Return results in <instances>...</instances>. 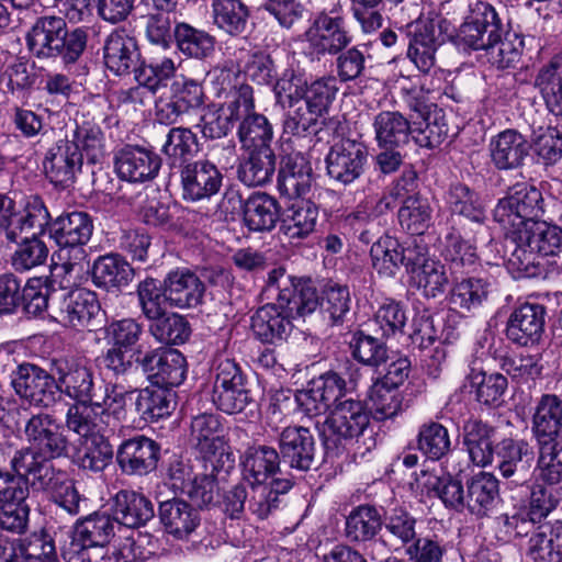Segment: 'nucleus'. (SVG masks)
<instances>
[{
    "mask_svg": "<svg viewBox=\"0 0 562 562\" xmlns=\"http://www.w3.org/2000/svg\"><path fill=\"white\" fill-rule=\"evenodd\" d=\"M531 431L538 441L562 438V398L557 394H542L536 402L531 417Z\"/></svg>",
    "mask_w": 562,
    "mask_h": 562,
    "instance_id": "obj_32",
    "label": "nucleus"
},
{
    "mask_svg": "<svg viewBox=\"0 0 562 562\" xmlns=\"http://www.w3.org/2000/svg\"><path fill=\"white\" fill-rule=\"evenodd\" d=\"M26 43L38 58L60 57L64 64H72L86 48L87 33L82 29L69 33L63 18L45 15L27 32Z\"/></svg>",
    "mask_w": 562,
    "mask_h": 562,
    "instance_id": "obj_3",
    "label": "nucleus"
},
{
    "mask_svg": "<svg viewBox=\"0 0 562 562\" xmlns=\"http://www.w3.org/2000/svg\"><path fill=\"white\" fill-rule=\"evenodd\" d=\"M105 66L114 75L135 74L140 64V54L136 40L124 31H114L105 40L103 47Z\"/></svg>",
    "mask_w": 562,
    "mask_h": 562,
    "instance_id": "obj_31",
    "label": "nucleus"
},
{
    "mask_svg": "<svg viewBox=\"0 0 562 562\" xmlns=\"http://www.w3.org/2000/svg\"><path fill=\"white\" fill-rule=\"evenodd\" d=\"M494 435L495 429L481 420L471 419L464 424L463 443L474 464L486 467L494 462Z\"/></svg>",
    "mask_w": 562,
    "mask_h": 562,
    "instance_id": "obj_44",
    "label": "nucleus"
},
{
    "mask_svg": "<svg viewBox=\"0 0 562 562\" xmlns=\"http://www.w3.org/2000/svg\"><path fill=\"white\" fill-rule=\"evenodd\" d=\"M367 147L357 140L345 138L334 144L326 156L328 176L342 184H349L363 172Z\"/></svg>",
    "mask_w": 562,
    "mask_h": 562,
    "instance_id": "obj_20",
    "label": "nucleus"
},
{
    "mask_svg": "<svg viewBox=\"0 0 562 562\" xmlns=\"http://www.w3.org/2000/svg\"><path fill=\"white\" fill-rule=\"evenodd\" d=\"M212 402L226 414L241 413L251 402L247 376L240 366L229 358L216 360Z\"/></svg>",
    "mask_w": 562,
    "mask_h": 562,
    "instance_id": "obj_9",
    "label": "nucleus"
},
{
    "mask_svg": "<svg viewBox=\"0 0 562 562\" xmlns=\"http://www.w3.org/2000/svg\"><path fill=\"white\" fill-rule=\"evenodd\" d=\"M204 92L200 82L184 76L176 77L170 85L169 95L156 102V120L172 125L201 109Z\"/></svg>",
    "mask_w": 562,
    "mask_h": 562,
    "instance_id": "obj_11",
    "label": "nucleus"
},
{
    "mask_svg": "<svg viewBox=\"0 0 562 562\" xmlns=\"http://www.w3.org/2000/svg\"><path fill=\"white\" fill-rule=\"evenodd\" d=\"M114 164L122 180L143 183L157 177L161 159L145 147L126 145L115 155Z\"/></svg>",
    "mask_w": 562,
    "mask_h": 562,
    "instance_id": "obj_24",
    "label": "nucleus"
},
{
    "mask_svg": "<svg viewBox=\"0 0 562 562\" xmlns=\"http://www.w3.org/2000/svg\"><path fill=\"white\" fill-rule=\"evenodd\" d=\"M351 296L347 285L327 284L323 291L322 310L333 325H342L351 313Z\"/></svg>",
    "mask_w": 562,
    "mask_h": 562,
    "instance_id": "obj_64",
    "label": "nucleus"
},
{
    "mask_svg": "<svg viewBox=\"0 0 562 562\" xmlns=\"http://www.w3.org/2000/svg\"><path fill=\"white\" fill-rule=\"evenodd\" d=\"M237 136L241 150L272 149L273 127L263 114L255 112L240 120Z\"/></svg>",
    "mask_w": 562,
    "mask_h": 562,
    "instance_id": "obj_52",
    "label": "nucleus"
},
{
    "mask_svg": "<svg viewBox=\"0 0 562 562\" xmlns=\"http://www.w3.org/2000/svg\"><path fill=\"white\" fill-rule=\"evenodd\" d=\"M82 167V153L78 144L60 139L48 149L44 159L46 177L55 186L67 188L74 183Z\"/></svg>",
    "mask_w": 562,
    "mask_h": 562,
    "instance_id": "obj_23",
    "label": "nucleus"
},
{
    "mask_svg": "<svg viewBox=\"0 0 562 562\" xmlns=\"http://www.w3.org/2000/svg\"><path fill=\"white\" fill-rule=\"evenodd\" d=\"M135 411L145 422H156L169 416L176 406V395L167 387L154 385L136 390Z\"/></svg>",
    "mask_w": 562,
    "mask_h": 562,
    "instance_id": "obj_45",
    "label": "nucleus"
},
{
    "mask_svg": "<svg viewBox=\"0 0 562 562\" xmlns=\"http://www.w3.org/2000/svg\"><path fill=\"white\" fill-rule=\"evenodd\" d=\"M10 378L15 394L31 406L47 409L61 401L57 378L38 366L22 363Z\"/></svg>",
    "mask_w": 562,
    "mask_h": 562,
    "instance_id": "obj_10",
    "label": "nucleus"
},
{
    "mask_svg": "<svg viewBox=\"0 0 562 562\" xmlns=\"http://www.w3.org/2000/svg\"><path fill=\"white\" fill-rule=\"evenodd\" d=\"M182 199L186 202L210 201L220 193L224 175L216 164L207 158L183 165L180 169Z\"/></svg>",
    "mask_w": 562,
    "mask_h": 562,
    "instance_id": "obj_13",
    "label": "nucleus"
},
{
    "mask_svg": "<svg viewBox=\"0 0 562 562\" xmlns=\"http://www.w3.org/2000/svg\"><path fill=\"white\" fill-rule=\"evenodd\" d=\"M175 38L179 50L188 57L203 59L214 53L215 38L189 23H176Z\"/></svg>",
    "mask_w": 562,
    "mask_h": 562,
    "instance_id": "obj_54",
    "label": "nucleus"
},
{
    "mask_svg": "<svg viewBox=\"0 0 562 562\" xmlns=\"http://www.w3.org/2000/svg\"><path fill=\"white\" fill-rule=\"evenodd\" d=\"M190 441L213 471L228 473L234 468V459L225 451L224 426L221 417L212 413H202L191 420Z\"/></svg>",
    "mask_w": 562,
    "mask_h": 562,
    "instance_id": "obj_8",
    "label": "nucleus"
},
{
    "mask_svg": "<svg viewBox=\"0 0 562 562\" xmlns=\"http://www.w3.org/2000/svg\"><path fill=\"white\" fill-rule=\"evenodd\" d=\"M169 305L178 308H192L202 303L205 286L203 281L190 270H175L164 280Z\"/></svg>",
    "mask_w": 562,
    "mask_h": 562,
    "instance_id": "obj_33",
    "label": "nucleus"
},
{
    "mask_svg": "<svg viewBox=\"0 0 562 562\" xmlns=\"http://www.w3.org/2000/svg\"><path fill=\"white\" fill-rule=\"evenodd\" d=\"M199 150L196 135L188 127H172L169 130L161 151L170 168H183V165L193 162L195 153Z\"/></svg>",
    "mask_w": 562,
    "mask_h": 562,
    "instance_id": "obj_47",
    "label": "nucleus"
},
{
    "mask_svg": "<svg viewBox=\"0 0 562 562\" xmlns=\"http://www.w3.org/2000/svg\"><path fill=\"white\" fill-rule=\"evenodd\" d=\"M159 517L167 532L178 539L190 536L201 521L196 508L182 499L176 498L160 503Z\"/></svg>",
    "mask_w": 562,
    "mask_h": 562,
    "instance_id": "obj_37",
    "label": "nucleus"
},
{
    "mask_svg": "<svg viewBox=\"0 0 562 562\" xmlns=\"http://www.w3.org/2000/svg\"><path fill=\"white\" fill-rule=\"evenodd\" d=\"M531 145L520 132L507 128L493 136L488 144L491 162L496 170L510 171L525 166Z\"/></svg>",
    "mask_w": 562,
    "mask_h": 562,
    "instance_id": "obj_22",
    "label": "nucleus"
},
{
    "mask_svg": "<svg viewBox=\"0 0 562 562\" xmlns=\"http://www.w3.org/2000/svg\"><path fill=\"white\" fill-rule=\"evenodd\" d=\"M311 164L300 154L282 158L278 175V190L288 198H299L310 192L313 184Z\"/></svg>",
    "mask_w": 562,
    "mask_h": 562,
    "instance_id": "obj_34",
    "label": "nucleus"
},
{
    "mask_svg": "<svg viewBox=\"0 0 562 562\" xmlns=\"http://www.w3.org/2000/svg\"><path fill=\"white\" fill-rule=\"evenodd\" d=\"M115 525V519L110 515L94 513L77 522L74 536L83 546L102 547L114 536Z\"/></svg>",
    "mask_w": 562,
    "mask_h": 562,
    "instance_id": "obj_56",
    "label": "nucleus"
},
{
    "mask_svg": "<svg viewBox=\"0 0 562 562\" xmlns=\"http://www.w3.org/2000/svg\"><path fill=\"white\" fill-rule=\"evenodd\" d=\"M446 203L453 214L461 215L485 229L486 212L480 194L464 183H453L446 194Z\"/></svg>",
    "mask_w": 562,
    "mask_h": 562,
    "instance_id": "obj_46",
    "label": "nucleus"
},
{
    "mask_svg": "<svg viewBox=\"0 0 562 562\" xmlns=\"http://www.w3.org/2000/svg\"><path fill=\"white\" fill-rule=\"evenodd\" d=\"M413 109L420 113L424 122L418 127H412V138L414 142L426 148H436L440 146L448 136V127L441 121V110L435 108L434 112L426 111L427 106L423 103H416Z\"/></svg>",
    "mask_w": 562,
    "mask_h": 562,
    "instance_id": "obj_55",
    "label": "nucleus"
},
{
    "mask_svg": "<svg viewBox=\"0 0 562 562\" xmlns=\"http://www.w3.org/2000/svg\"><path fill=\"white\" fill-rule=\"evenodd\" d=\"M159 458V443L143 435L123 440L116 450L117 465L130 476H144L155 471Z\"/></svg>",
    "mask_w": 562,
    "mask_h": 562,
    "instance_id": "obj_18",
    "label": "nucleus"
},
{
    "mask_svg": "<svg viewBox=\"0 0 562 562\" xmlns=\"http://www.w3.org/2000/svg\"><path fill=\"white\" fill-rule=\"evenodd\" d=\"M134 269L117 254L99 256L91 268V278L95 286L119 290L126 286L133 279Z\"/></svg>",
    "mask_w": 562,
    "mask_h": 562,
    "instance_id": "obj_35",
    "label": "nucleus"
},
{
    "mask_svg": "<svg viewBox=\"0 0 562 562\" xmlns=\"http://www.w3.org/2000/svg\"><path fill=\"white\" fill-rule=\"evenodd\" d=\"M491 283L480 278H469L457 282L450 292V303L460 311L479 308L487 299Z\"/></svg>",
    "mask_w": 562,
    "mask_h": 562,
    "instance_id": "obj_58",
    "label": "nucleus"
},
{
    "mask_svg": "<svg viewBox=\"0 0 562 562\" xmlns=\"http://www.w3.org/2000/svg\"><path fill=\"white\" fill-rule=\"evenodd\" d=\"M49 213L42 202L29 203L20 210L14 200L0 193V232L9 243H18L23 233L46 227Z\"/></svg>",
    "mask_w": 562,
    "mask_h": 562,
    "instance_id": "obj_14",
    "label": "nucleus"
},
{
    "mask_svg": "<svg viewBox=\"0 0 562 562\" xmlns=\"http://www.w3.org/2000/svg\"><path fill=\"white\" fill-rule=\"evenodd\" d=\"M279 449L280 459L292 469L305 472L314 464L315 440L306 427H285L279 436Z\"/></svg>",
    "mask_w": 562,
    "mask_h": 562,
    "instance_id": "obj_27",
    "label": "nucleus"
},
{
    "mask_svg": "<svg viewBox=\"0 0 562 562\" xmlns=\"http://www.w3.org/2000/svg\"><path fill=\"white\" fill-rule=\"evenodd\" d=\"M57 382L61 395L81 405H92L97 401V389L92 370L80 362H65L56 368Z\"/></svg>",
    "mask_w": 562,
    "mask_h": 562,
    "instance_id": "obj_29",
    "label": "nucleus"
},
{
    "mask_svg": "<svg viewBox=\"0 0 562 562\" xmlns=\"http://www.w3.org/2000/svg\"><path fill=\"white\" fill-rule=\"evenodd\" d=\"M544 214V200L535 186L519 182L510 187L494 209V220L502 226L506 239L539 221Z\"/></svg>",
    "mask_w": 562,
    "mask_h": 562,
    "instance_id": "obj_6",
    "label": "nucleus"
},
{
    "mask_svg": "<svg viewBox=\"0 0 562 562\" xmlns=\"http://www.w3.org/2000/svg\"><path fill=\"white\" fill-rule=\"evenodd\" d=\"M307 52L312 58L321 60L334 56L349 47L353 36L340 8L318 12L305 31Z\"/></svg>",
    "mask_w": 562,
    "mask_h": 562,
    "instance_id": "obj_7",
    "label": "nucleus"
},
{
    "mask_svg": "<svg viewBox=\"0 0 562 562\" xmlns=\"http://www.w3.org/2000/svg\"><path fill=\"white\" fill-rule=\"evenodd\" d=\"M532 450L522 439L504 438L495 446L494 462L505 479L522 485L527 482L532 460Z\"/></svg>",
    "mask_w": 562,
    "mask_h": 562,
    "instance_id": "obj_25",
    "label": "nucleus"
},
{
    "mask_svg": "<svg viewBox=\"0 0 562 562\" xmlns=\"http://www.w3.org/2000/svg\"><path fill=\"white\" fill-rule=\"evenodd\" d=\"M45 227L34 228L23 233L19 238L15 250L10 256V265L14 271L23 273L37 267L45 266L48 258V247L38 237Z\"/></svg>",
    "mask_w": 562,
    "mask_h": 562,
    "instance_id": "obj_43",
    "label": "nucleus"
},
{
    "mask_svg": "<svg viewBox=\"0 0 562 562\" xmlns=\"http://www.w3.org/2000/svg\"><path fill=\"white\" fill-rule=\"evenodd\" d=\"M372 126L380 148H402L412 137L411 122L398 111L379 112Z\"/></svg>",
    "mask_w": 562,
    "mask_h": 562,
    "instance_id": "obj_38",
    "label": "nucleus"
},
{
    "mask_svg": "<svg viewBox=\"0 0 562 562\" xmlns=\"http://www.w3.org/2000/svg\"><path fill=\"white\" fill-rule=\"evenodd\" d=\"M503 23L495 9L487 2L477 1L470 10L457 33L459 45L481 50L498 37Z\"/></svg>",
    "mask_w": 562,
    "mask_h": 562,
    "instance_id": "obj_12",
    "label": "nucleus"
},
{
    "mask_svg": "<svg viewBox=\"0 0 562 562\" xmlns=\"http://www.w3.org/2000/svg\"><path fill=\"white\" fill-rule=\"evenodd\" d=\"M113 514L116 524L138 528L154 517V507L142 494L120 491L114 497Z\"/></svg>",
    "mask_w": 562,
    "mask_h": 562,
    "instance_id": "obj_39",
    "label": "nucleus"
},
{
    "mask_svg": "<svg viewBox=\"0 0 562 562\" xmlns=\"http://www.w3.org/2000/svg\"><path fill=\"white\" fill-rule=\"evenodd\" d=\"M318 206L310 200L291 204L283 213L280 231L290 240L304 239L315 232Z\"/></svg>",
    "mask_w": 562,
    "mask_h": 562,
    "instance_id": "obj_41",
    "label": "nucleus"
},
{
    "mask_svg": "<svg viewBox=\"0 0 562 562\" xmlns=\"http://www.w3.org/2000/svg\"><path fill=\"white\" fill-rule=\"evenodd\" d=\"M338 91L336 77L326 76L307 85L297 106L289 110L283 120V133L304 137L316 132L318 121L324 117Z\"/></svg>",
    "mask_w": 562,
    "mask_h": 562,
    "instance_id": "obj_4",
    "label": "nucleus"
},
{
    "mask_svg": "<svg viewBox=\"0 0 562 562\" xmlns=\"http://www.w3.org/2000/svg\"><path fill=\"white\" fill-rule=\"evenodd\" d=\"M371 413L364 402L348 397L337 402L322 423L316 422L326 450H338L358 439L370 425Z\"/></svg>",
    "mask_w": 562,
    "mask_h": 562,
    "instance_id": "obj_5",
    "label": "nucleus"
},
{
    "mask_svg": "<svg viewBox=\"0 0 562 562\" xmlns=\"http://www.w3.org/2000/svg\"><path fill=\"white\" fill-rule=\"evenodd\" d=\"M407 56L422 72H429L436 63V52L440 45V31L429 19H416L407 23Z\"/></svg>",
    "mask_w": 562,
    "mask_h": 562,
    "instance_id": "obj_21",
    "label": "nucleus"
},
{
    "mask_svg": "<svg viewBox=\"0 0 562 562\" xmlns=\"http://www.w3.org/2000/svg\"><path fill=\"white\" fill-rule=\"evenodd\" d=\"M276 171L273 149L243 150L237 169L238 179L247 187H260L270 182Z\"/></svg>",
    "mask_w": 562,
    "mask_h": 562,
    "instance_id": "obj_40",
    "label": "nucleus"
},
{
    "mask_svg": "<svg viewBox=\"0 0 562 562\" xmlns=\"http://www.w3.org/2000/svg\"><path fill=\"white\" fill-rule=\"evenodd\" d=\"M10 467L16 476L26 479L34 491L45 493L71 516L80 513V505L86 499L79 494L75 482L31 445L14 451Z\"/></svg>",
    "mask_w": 562,
    "mask_h": 562,
    "instance_id": "obj_2",
    "label": "nucleus"
},
{
    "mask_svg": "<svg viewBox=\"0 0 562 562\" xmlns=\"http://www.w3.org/2000/svg\"><path fill=\"white\" fill-rule=\"evenodd\" d=\"M398 222L403 229L420 236L430 226L432 207L428 199L408 198L398 210Z\"/></svg>",
    "mask_w": 562,
    "mask_h": 562,
    "instance_id": "obj_62",
    "label": "nucleus"
},
{
    "mask_svg": "<svg viewBox=\"0 0 562 562\" xmlns=\"http://www.w3.org/2000/svg\"><path fill=\"white\" fill-rule=\"evenodd\" d=\"M137 366L153 384L170 389L180 385L187 373V361L176 349L156 348L137 356Z\"/></svg>",
    "mask_w": 562,
    "mask_h": 562,
    "instance_id": "obj_15",
    "label": "nucleus"
},
{
    "mask_svg": "<svg viewBox=\"0 0 562 562\" xmlns=\"http://www.w3.org/2000/svg\"><path fill=\"white\" fill-rule=\"evenodd\" d=\"M50 238L59 247V251H74L75 259L85 257L83 246L91 239L93 220L86 213L74 211L64 213L50 223H47Z\"/></svg>",
    "mask_w": 562,
    "mask_h": 562,
    "instance_id": "obj_16",
    "label": "nucleus"
},
{
    "mask_svg": "<svg viewBox=\"0 0 562 562\" xmlns=\"http://www.w3.org/2000/svg\"><path fill=\"white\" fill-rule=\"evenodd\" d=\"M507 240H519L538 255L555 256L562 251V228L544 221L531 222Z\"/></svg>",
    "mask_w": 562,
    "mask_h": 562,
    "instance_id": "obj_36",
    "label": "nucleus"
},
{
    "mask_svg": "<svg viewBox=\"0 0 562 562\" xmlns=\"http://www.w3.org/2000/svg\"><path fill=\"white\" fill-rule=\"evenodd\" d=\"M382 525V517L375 507L360 505L347 516L345 536L350 542L371 541L379 533Z\"/></svg>",
    "mask_w": 562,
    "mask_h": 562,
    "instance_id": "obj_49",
    "label": "nucleus"
},
{
    "mask_svg": "<svg viewBox=\"0 0 562 562\" xmlns=\"http://www.w3.org/2000/svg\"><path fill=\"white\" fill-rule=\"evenodd\" d=\"M525 562H558L562 559V520L539 525L538 531L519 542Z\"/></svg>",
    "mask_w": 562,
    "mask_h": 562,
    "instance_id": "obj_28",
    "label": "nucleus"
},
{
    "mask_svg": "<svg viewBox=\"0 0 562 562\" xmlns=\"http://www.w3.org/2000/svg\"><path fill=\"white\" fill-rule=\"evenodd\" d=\"M417 448L431 460L441 459L451 450L448 429L437 422L423 424L418 430Z\"/></svg>",
    "mask_w": 562,
    "mask_h": 562,
    "instance_id": "obj_63",
    "label": "nucleus"
},
{
    "mask_svg": "<svg viewBox=\"0 0 562 562\" xmlns=\"http://www.w3.org/2000/svg\"><path fill=\"white\" fill-rule=\"evenodd\" d=\"M280 221V205L277 199L256 192L245 201L244 222L249 231L271 232Z\"/></svg>",
    "mask_w": 562,
    "mask_h": 562,
    "instance_id": "obj_42",
    "label": "nucleus"
},
{
    "mask_svg": "<svg viewBox=\"0 0 562 562\" xmlns=\"http://www.w3.org/2000/svg\"><path fill=\"white\" fill-rule=\"evenodd\" d=\"M24 435L27 442L49 460L68 454L69 441L64 427L49 414L32 415L25 423Z\"/></svg>",
    "mask_w": 562,
    "mask_h": 562,
    "instance_id": "obj_17",
    "label": "nucleus"
},
{
    "mask_svg": "<svg viewBox=\"0 0 562 562\" xmlns=\"http://www.w3.org/2000/svg\"><path fill=\"white\" fill-rule=\"evenodd\" d=\"M138 305L146 319L153 322L167 312L169 300L164 281L146 278L136 286Z\"/></svg>",
    "mask_w": 562,
    "mask_h": 562,
    "instance_id": "obj_59",
    "label": "nucleus"
},
{
    "mask_svg": "<svg viewBox=\"0 0 562 562\" xmlns=\"http://www.w3.org/2000/svg\"><path fill=\"white\" fill-rule=\"evenodd\" d=\"M498 498V481L491 473H480L467 483L465 507L475 515H484Z\"/></svg>",
    "mask_w": 562,
    "mask_h": 562,
    "instance_id": "obj_50",
    "label": "nucleus"
},
{
    "mask_svg": "<svg viewBox=\"0 0 562 562\" xmlns=\"http://www.w3.org/2000/svg\"><path fill=\"white\" fill-rule=\"evenodd\" d=\"M213 23L229 35L243 34L250 15L249 8L243 0H212Z\"/></svg>",
    "mask_w": 562,
    "mask_h": 562,
    "instance_id": "obj_51",
    "label": "nucleus"
},
{
    "mask_svg": "<svg viewBox=\"0 0 562 562\" xmlns=\"http://www.w3.org/2000/svg\"><path fill=\"white\" fill-rule=\"evenodd\" d=\"M148 330L157 341L166 345H182L191 335L188 319L168 312L150 322Z\"/></svg>",
    "mask_w": 562,
    "mask_h": 562,
    "instance_id": "obj_57",
    "label": "nucleus"
},
{
    "mask_svg": "<svg viewBox=\"0 0 562 562\" xmlns=\"http://www.w3.org/2000/svg\"><path fill=\"white\" fill-rule=\"evenodd\" d=\"M402 245L389 235L380 237L370 249L372 267L384 277H393L402 266Z\"/></svg>",
    "mask_w": 562,
    "mask_h": 562,
    "instance_id": "obj_61",
    "label": "nucleus"
},
{
    "mask_svg": "<svg viewBox=\"0 0 562 562\" xmlns=\"http://www.w3.org/2000/svg\"><path fill=\"white\" fill-rule=\"evenodd\" d=\"M263 295L276 303L257 310L251 328L256 337L268 344L286 339L293 328L292 319L312 314L319 305L312 283L288 274L281 267L268 273Z\"/></svg>",
    "mask_w": 562,
    "mask_h": 562,
    "instance_id": "obj_1",
    "label": "nucleus"
},
{
    "mask_svg": "<svg viewBox=\"0 0 562 562\" xmlns=\"http://www.w3.org/2000/svg\"><path fill=\"white\" fill-rule=\"evenodd\" d=\"M99 312L100 304L95 293L78 289L64 296L53 317L66 327L82 330L92 325Z\"/></svg>",
    "mask_w": 562,
    "mask_h": 562,
    "instance_id": "obj_26",
    "label": "nucleus"
},
{
    "mask_svg": "<svg viewBox=\"0 0 562 562\" xmlns=\"http://www.w3.org/2000/svg\"><path fill=\"white\" fill-rule=\"evenodd\" d=\"M280 454L270 446L252 445L240 456L243 480L247 484H266L280 472Z\"/></svg>",
    "mask_w": 562,
    "mask_h": 562,
    "instance_id": "obj_30",
    "label": "nucleus"
},
{
    "mask_svg": "<svg viewBox=\"0 0 562 562\" xmlns=\"http://www.w3.org/2000/svg\"><path fill=\"white\" fill-rule=\"evenodd\" d=\"M551 113L562 115V57L555 56L543 65L533 82Z\"/></svg>",
    "mask_w": 562,
    "mask_h": 562,
    "instance_id": "obj_48",
    "label": "nucleus"
},
{
    "mask_svg": "<svg viewBox=\"0 0 562 562\" xmlns=\"http://www.w3.org/2000/svg\"><path fill=\"white\" fill-rule=\"evenodd\" d=\"M352 357L360 363L379 369L386 364L391 357V351L381 339L358 331L350 341Z\"/></svg>",
    "mask_w": 562,
    "mask_h": 562,
    "instance_id": "obj_60",
    "label": "nucleus"
},
{
    "mask_svg": "<svg viewBox=\"0 0 562 562\" xmlns=\"http://www.w3.org/2000/svg\"><path fill=\"white\" fill-rule=\"evenodd\" d=\"M537 443L536 481L549 486L560 484L562 482V437Z\"/></svg>",
    "mask_w": 562,
    "mask_h": 562,
    "instance_id": "obj_53",
    "label": "nucleus"
},
{
    "mask_svg": "<svg viewBox=\"0 0 562 562\" xmlns=\"http://www.w3.org/2000/svg\"><path fill=\"white\" fill-rule=\"evenodd\" d=\"M547 308L539 303L526 302L515 307L509 315L506 336L515 345L532 347L539 345L546 328Z\"/></svg>",
    "mask_w": 562,
    "mask_h": 562,
    "instance_id": "obj_19",
    "label": "nucleus"
}]
</instances>
